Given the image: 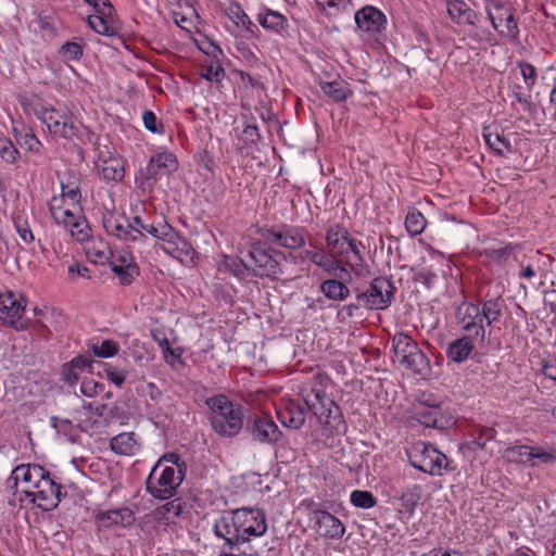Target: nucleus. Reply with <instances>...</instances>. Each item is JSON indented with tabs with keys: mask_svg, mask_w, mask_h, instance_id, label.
<instances>
[{
	"mask_svg": "<svg viewBox=\"0 0 556 556\" xmlns=\"http://www.w3.org/2000/svg\"><path fill=\"white\" fill-rule=\"evenodd\" d=\"M325 240L327 252L311 242V249L303 252L304 257L330 276L338 277L340 273L351 278L346 267L361 278L370 275L369 266L361 251L364 248L363 243L352 237L345 227L339 224L328 227Z\"/></svg>",
	"mask_w": 556,
	"mask_h": 556,
	"instance_id": "1",
	"label": "nucleus"
},
{
	"mask_svg": "<svg viewBox=\"0 0 556 556\" xmlns=\"http://www.w3.org/2000/svg\"><path fill=\"white\" fill-rule=\"evenodd\" d=\"M330 379L323 374L299 386L298 394L329 434L344 433L346 424L339 405L327 394Z\"/></svg>",
	"mask_w": 556,
	"mask_h": 556,
	"instance_id": "2",
	"label": "nucleus"
},
{
	"mask_svg": "<svg viewBox=\"0 0 556 556\" xmlns=\"http://www.w3.org/2000/svg\"><path fill=\"white\" fill-rule=\"evenodd\" d=\"M211 409V425L222 437L237 435L243 426L242 406L218 394L206 400Z\"/></svg>",
	"mask_w": 556,
	"mask_h": 556,
	"instance_id": "3",
	"label": "nucleus"
},
{
	"mask_svg": "<svg viewBox=\"0 0 556 556\" xmlns=\"http://www.w3.org/2000/svg\"><path fill=\"white\" fill-rule=\"evenodd\" d=\"M185 476L180 468L162 467V463H156L147 478L146 490L156 500H169L177 494Z\"/></svg>",
	"mask_w": 556,
	"mask_h": 556,
	"instance_id": "4",
	"label": "nucleus"
},
{
	"mask_svg": "<svg viewBox=\"0 0 556 556\" xmlns=\"http://www.w3.org/2000/svg\"><path fill=\"white\" fill-rule=\"evenodd\" d=\"M406 454L414 468L430 476H442L448 466L446 455L424 441L413 443Z\"/></svg>",
	"mask_w": 556,
	"mask_h": 556,
	"instance_id": "5",
	"label": "nucleus"
},
{
	"mask_svg": "<svg viewBox=\"0 0 556 556\" xmlns=\"http://www.w3.org/2000/svg\"><path fill=\"white\" fill-rule=\"evenodd\" d=\"M485 11L488 17L498 36L515 43L519 38L518 22L515 17V9L506 0H486Z\"/></svg>",
	"mask_w": 556,
	"mask_h": 556,
	"instance_id": "6",
	"label": "nucleus"
},
{
	"mask_svg": "<svg viewBox=\"0 0 556 556\" xmlns=\"http://www.w3.org/2000/svg\"><path fill=\"white\" fill-rule=\"evenodd\" d=\"M250 262L241 260L239 263L230 256L225 257V265L239 275L243 266L248 270H252L254 276L264 278H277L281 274L279 263L268 254L262 247L253 245L249 251Z\"/></svg>",
	"mask_w": 556,
	"mask_h": 556,
	"instance_id": "7",
	"label": "nucleus"
},
{
	"mask_svg": "<svg viewBox=\"0 0 556 556\" xmlns=\"http://www.w3.org/2000/svg\"><path fill=\"white\" fill-rule=\"evenodd\" d=\"M178 168V161L172 152H159L151 156L147 166L136 175L135 181L143 192H151L157 181Z\"/></svg>",
	"mask_w": 556,
	"mask_h": 556,
	"instance_id": "8",
	"label": "nucleus"
},
{
	"mask_svg": "<svg viewBox=\"0 0 556 556\" xmlns=\"http://www.w3.org/2000/svg\"><path fill=\"white\" fill-rule=\"evenodd\" d=\"M394 285L387 277H377L369 286L362 290L355 288V296L358 305L367 309L382 311L388 308L394 300Z\"/></svg>",
	"mask_w": 556,
	"mask_h": 556,
	"instance_id": "9",
	"label": "nucleus"
},
{
	"mask_svg": "<svg viewBox=\"0 0 556 556\" xmlns=\"http://www.w3.org/2000/svg\"><path fill=\"white\" fill-rule=\"evenodd\" d=\"M396 362L414 374H421L428 367V358L417 343L406 333H396L392 339Z\"/></svg>",
	"mask_w": 556,
	"mask_h": 556,
	"instance_id": "10",
	"label": "nucleus"
},
{
	"mask_svg": "<svg viewBox=\"0 0 556 556\" xmlns=\"http://www.w3.org/2000/svg\"><path fill=\"white\" fill-rule=\"evenodd\" d=\"M50 213L54 222L67 228L78 241L89 237V228L81 216L80 205H63L61 200H51Z\"/></svg>",
	"mask_w": 556,
	"mask_h": 556,
	"instance_id": "11",
	"label": "nucleus"
},
{
	"mask_svg": "<svg viewBox=\"0 0 556 556\" xmlns=\"http://www.w3.org/2000/svg\"><path fill=\"white\" fill-rule=\"evenodd\" d=\"M156 240L160 242V248L166 254L180 263L189 265L194 262L197 252L192 244L167 222L163 225L161 231H159Z\"/></svg>",
	"mask_w": 556,
	"mask_h": 556,
	"instance_id": "12",
	"label": "nucleus"
},
{
	"mask_svg": "<svg viewBox=\"0 0 556 556\" xmlns=\"http://www.w3.org/2000/svg\"><path fill=\"white\" fill-rule=\"evenodd\" d=\"M35 115L47 126L53 136L72 139L78 132V128L72 117L66 112L51 105H40L35 109Z\"/></svg>",
	"mask_w": 556,
	"mask_h": 556,
	"instance_id": "13",
	"label": "nucleus"
},
{
	"mask_svg": "<svg viewBox=\"0 0 556 556\" xmlns=\"http://www.w3.org/2000/svg\"><path fill=\"white\" fill-rule=\"evenodd\" d=\"M455 318L467 336L475 338L481 344L485 342V325L480 314V305L462 302L456 308Z\"/></svg>",
	"mask_w": 556,
	"mask_h": 556,
	"instance_id": "14",
	"label": "nucleus"
},
{
	"mask_svg": "<svg viewBox=\"0 0 556 556\" xmlns=\"http://www.w3.org/2000/svg\"><path fill=\"white\" fill-rule=\"evenodd\" d=\"M25 306L26 300L22 294L13 291L0 293V320L17 331L24 330L26 328Z\"/></svg>",
	"mask_w": 556,
	"mask_h": 556,
	"instance_id": "15",
	"label": "nucleus"
},
{
	"mask_svg": "<svg viewBox=\"0 0 556 556\" xmlns=\"http://www.w3.org/2000/svg\"><path fill=\"white\" fill-rule=\"evenodd\" d=\"M92 5L96 14L88 17L89 26L98 34L114 36L117 33L115 10L109 0H85Z\"/></svg>",
	"mask_w": 556,
	"mask_h": 556,
	"instance_id": "16",
	"label": "nucleus"
},
{
	"mask_svg": "<svg viewBox=\"0 0 556 556\" xmlns=\"http://www.w3.org/2000/svg\"><path fill=\"white\" fill-rule=\"evenodd\" d=\"M46 475V469L36 464H22L16 466L9 477L7 483L9 488H16L20 483L23 485L22 492L30 498L33 491H35L37 483Z\"/></svg>",
	"mask_w": 556,
	"mask_h": 556,
	"instance_id": "17",
	"label": "nucleus"
},
{
	"mask_svg": "<svg viewBox=\"0 0 556 556\" xmlns=\"http://www.w3.org/2000/svg\"><path fill=\"white\" fill-rule=\"evenodd\" d=\"M61 489L62 486L46 470V475H42V479L37 483L29 500L45 511L52 510L61 501Z\"/></svg>",
	"mask_w": 556,
	"mask_h": 556,
	"instance_id": "18",
	"label": "nucleus"
},
{
	"mask_svg": "<svg viewBox=\"0 0 556 556\" xmlns=\"http://www.w3.org/2000/svg\"><path fill=\"white\" fill-rule=\"evenodd\" d=\"M239 529L244 535L245 542L252 536H262L267 531L265 513L260 508L242 507L237 509Z\"/></svg>",
	"mask_w": 556,
	"mask_h": 556,
	"instance_id": "19",
	"label": "nucleus"
},
{
	"mask_svg": "<svg viewBox=\"0 0 556 556\" xmlns=\"http://www.w3.org/2000/svg\"><path fill=\"white\" fill-rule=\"evenodd\" d=\"M316 532L327 540H340L345 533L343 522L327 510L315 509L309 515Z\"/></svg>",
	"mask_w": 556,
	"mask_h": 556,
	"instance_id": "20",
	"label": "nucleus"
},
{
	"mask_svg": "<svg viewBox=\"0 0 556 556\" xmlns=\"http://www.w3.org/2000/svg\"><path fill=\"white\" fill-rule=\"evenodd\" d=\"M213 530L215 535L224 539L229 547H233L240 542H245L244 535H241V529H239L237 509L225 511L217 518Z\"/></svg>",
	"mask_w": 556,
	"mask_h": 556,
	"instance_id": "21",
	"label": "nucleus"
},
{
	"mask_svg": "<svg viewBox=\"0 0 556 556\" xmlns=\"http://www.w3.org/2000/svg\"><path fill=\"white\" fill-rule=\"evenodd\" d=\"M103 226L110 236L126 242H146V235L134 227L125 217L109 215L103 218Z\"/></svg>",
	"mask_w": 556,
	"mask_h": 556,
	"instance_id": "22",
	"label": "nucleus"
},
{
	"mask_svg": "<svg viewBox=\"0 0 556 556\" xmlns=\"http://www.w3.org/2000/svg\"><path fill=\"white\" fill-rule=\"evenodd\" d=\"M264 237L269 243L287 249H299L305 244L304 229L295 226L269 229Z\"/></svg>",
	"mask_w": 556,
	"mask_h": 556,
	"instance_id": "23",
	"label": "nucleus"
},
{
	"mask_svg": "<svg viewBox=\"0 0 556 556\" xmlns=\"http://www.w3.org/2000/svg\"><path fill=\"white\" fill-rule=\"evenodd\" d=\"M110 266L123 286L131 285L136 277L139 276V267L132 254L127 251L112 253Z\"/></svg>",
	"mask_w": 556,
	"mask_h": 556,
	"instance_id": "24",
	"label": "nucleus"
},
{
	"mask_svg": "<svg viewBox=\"0 0 556 556\" xmlns=\"http://www.w3.org/2000/svg\"><path fill=\"white\" fill-rule=\"evenodd\" d=\"M250 431L254 441L262 444H274L280 437L281 431L270 416H255L249 424Z\"/></svg>",
	"mask_w": 556,
	"mask_h": 556,
	"instance_id": "25",
	"label": "nucleus"
},
{
	"mask_svg": "<svg viewBox=\"0 0 556 556\" xmlns=\"http://www.w3.org/2000/svg\"><path fill=\"white\" fill-rule=\"evenodd\" d=\"M135 520L134 510L126 506L100 510L94 515V522L99 529L128 528Z\"/></svg>",
	"mask_w": 556,
	"mask_h": 556,
	"instance_id": "26",
	"label": "nucleus"
},
{
	"mask_svg": "<svg viewBox=\"0 0 556 556\" xmlns=\"http://www.w3.org/2000/svg\"><path fill=\"white\" fill-rule=\"evenodd\" d=\"M357 28L370 36L381 33L386 28V15L372 5H366L355 13Z\"/></svg>",
	"mask_w": 556,
	"mask_h": 556,
	"instance_id": "27",
	"label": "nucleus"
},
{
	"mask_svg": "<svg viewBox=\"0 0 556 556\" xmlns=\"http://www.w3.org/2000/svg\"><path fill=\"white\" fill-rule=\"evenodd\" d=\"M443 263V255L432 251L429 254V260L424 258L422 264L414 271V281L425 285L428 289L432 288L439 271L435 264Z\"/></svg>",
	"mask_w": 556,
	"mask_h": 556,
	"instance_id": "28",
	"label": "nucleus"
},
{
	"mask_svg": "<svg viewBox=\"0 0 556 556\" xmlns=\"http://www.w3.org/2000/svg\"><path fill=\"white\" fill-rule=\"evenodd\" d=\"M277 416L283 426L300 429L305 422L306 410L299 403L289 401L277 409Z\"/></svg>",
	"mask_w": 556,
	"mask_h": 556,
	"instance_id": "29",
	"label": "nucleus"
},
{
	"mask_svg": "<svg viewBox=\"0 0 556 556\" xmlns=\"http://www.w3.org/2000/svg\"><path fill=\"white\" fill-rule=\"evenodd\" d=\"M483 138L485 143L498 155L513 152L510 140L500 125L485 126Z\"/></svg>",
	"mask_w": 556,
	"mask_h": 556,
	"instance_id": "30",
	"label": "nucleus"
},
{
	"mask_svg": "<svg viewBox=\"0 0 556 556\" xmlns=\"http://www.w3.org/2000/svg\"><path fill=\"white\" fill-rule=\"evenodd\" d=\"M412 418L428 428L444 429L447 425L441 409H430L420 405H413Z\"/></svg>",
	"mask_w": 556,
	"mask_h": 556,
	"instance_id": "31",
	"label": "nucleus"
},
{
	"mask_svg": "<svg viewBox=\"0 0 556 556\" xmlns=\"http://www.w3.org/2000/svg\"><path fill=\"white\" fill-rule=\"evenodd\" d=\"M319 87L334 102H344L353 94L350 84L340 76L330 81L320 79Z\"/></svg>",
	"mask_w": 556,
	"mask_h": 556,
	"instance_id": "32",
	"label": "nucleus"
},
{
	"mask_svg": "<svg viewBox=\"0 0 556 556\" xmlns=\"http://www.w3.org/2000/svg\"><path fill=\"white\" fill-rule=\"evenodd\" d=\"M475 338L467 334L455 339L448 344L446 349L447 358L458 364L467 361L475 349Z\"/></svg>",
	"mask_w": 556,
	"mask_h": 556,
	"instance_id": "33",
	"label": "nucleus"
},
{
	"mask_svg": "<svg viewBox=\"0 0 556 556\" xmlns=\"http://www.w3.org/2000/svg\"><path fill=\"white\" fill-rule=\"evenodd\" d=\"M447 14L458 25H473L477 20L476 12L463 0H447Z\"/></svg>",
	"mask_w": 556,
	"mask_h": 556,
	"instance_id": "34",
	"label": "nucleus"
},
{
	"mask_svg": "<svg viewBox=\"0 0 556 556\" xmlns=\"http://www.w3.org/2000/svg\"><path fill=\"white\" fill-rule=\"evenodd\" d=\"M110 447L115 454L131 456L139 451L140 444L134 432H123L111 439Z\"/></svg>",
	"mask_w": 556,
	"mask_h": 556,
	"instance_id": "35",
	"label": "nucleus"
},
{
	"mask_svg": "<svg viewBox=\"0 0 556 556\" xmlns=\"http://www.w3.org/2000/svg\"><path fill=\"white\" fill-rule=\"evenodd\" d=\"M505 307L506 303L502 295L485 299L480 306V314L483 321H485V326L498 321Z\"/></svg>",
	"mask_w": 556,
	"mask_h": 556,
	"instance_id": "36",
	"label": "nucleus"
},
{
	"mask_svg": "<svg viewBox=\"0 0 556 556\" xmlns=\"http://www.w3.org/2000/svg\"><path fill=\"white\" fill-rule=\"evenodd\" d=\"M184 510V503L180 500L167 502L153 510V518L161 525L175 523Z\"/></svg>",
	"mask_w": 556,
	"mask_h": 556,
	"instance_id": "37",
	"label": "nucleus"
},
{
	"mask_svg": "<svg viewBox=\"0 0 556 556\" xmlns=\"http://www.w3.org/2000/svg\"><path fill=\"white\" fill-rule=\"evenodd\" d=\"M99 174L104 180L119 181L124 178V163L119 157H109L97 163Z\"/></svg>",
	"mask_w": 556,
	"mask_h": 556,
	"instance_id": "38",
	"label": "nucleus"
},
{
	"mask_svg": "<svg viewBox=\"0 0 556 556\" xmlns=\"http://www.w3.org/2000/svg\"><path fill=\"white\" fill-rule=\"evenodd\" d=\"M531 467L553 465L556 463V443L532 445Z\"/></svg>",
	"mask_w": 556,
	"mask_h": 556,
	"instance_id": "39",
	"label": "nucleus"
},
{
	"mask_svg": "<svg viewBox=\"0 0 556 556\" xmlns=\"http://www.w3.org/2000/svg\"><path fill=\"white\" fill-rule=\"evenodd\" d=\"M260 25L275 33H281L288 27L287 17L274 10L266 9L257 14Z\"/></svg>",
	"mask_w": 556,
	"mask_h": 556,
	"instance_id": "40",
	"label": "nucleus"
},
{
	"mask_svg": "<svg viewBox=\"0 0 556 556\" xmlns=\"http://www.w3.org/2000/svg\"><path fill=\"white\" fill-rule=\"evenodd\" d=\"M227 15L238 27L247 31L250 37L256 36L257 26L250 20L239 3L230 4L227 9Z\"/></svg>",
	"mask_w": 556,
	"mask_h": 556,
	"instance_id": "41",
	"label": "nucleus"
},
{
	"mask_svg": "<svg viewBox=\"0 0 556 556\" xmlns=\"http://www.w3.org/2000/svg\"><path fill=\"white\" fill-rule=\"evenodd\" d=\"M321 293L331 301H344L350 295L349 287L336 278L326 279L320 285Z\"/></svg>",
	"mask_w": 556,
	"mask_h": 556,
	"instance_id": "42",
	"label": "nucleus"
},
{
	"mask_svg": "<svg viewBox=\"0 0 556 556\" xmlns=\"http://www.w3.org/2000/svg\"><path fill=\"white\" fill-rule=\"evenodd\" d=\"M422 489L419 484L407 485L402 490L401 493V506L400 513H404L412 516L421 500Z\"/></svg>",
	"mask_w": 556,
	"mask_h": 556,
	"instance_id": "43",
	"label": "nucleus"
},
{
	"mask_svg": "<svg viewBox=\"0 0 556 556\" xmlns=\"http://www.w3.org/2000/svg\"><path fill=\"white\" fill-rule=\"evenodd\" d=\"M532 445L521 444L509 446L504 456L510 463L522 464L531 467Z\"/></svg>",
	"mask_w": 556,
	"mask_h": 556,
	"instance_id": "44",
	"label": "nucleus"
},
{
	"mask_svg": "<svg viewBox=\"0 0 556 556\" xmlns=\"http://www.w3.org/2000/svg\"><path fill=\"white\" fill-rule=\"evenodd\" d=\"M13 135L16 141L27 149L29 152L39 153L42 148V143L37 138L31 129H18L13 128Z\"/></svg>",
	"mask_w": 556,
	"mask_h": 556,
	"instance_id": "45",
	"label": "nucleus"
},
{
	"mask_svg": "<svg viewBox=\"0 0 556 556\" xmlns=\"http://www.w3.org/2000/svg\"><path fill=\"white\" fill-rule=\"evenodd\" d=\"M119 344L111 339L91 342L89 351L99 358H110L118 354Z\"/></svg>",
	"mask_w": 556,
	"mask_h": 556,
	"instance_id": "46",
	"label": "nucleus"
},
{
	"mask_svg": "<svg viewBox=\"0 0 556 556\" xmlns=\"http://www.w3.org/2000/svg\"><path fill=\"white\" fill-rule=\"evenodd\" d=\"M318 9L327 16H337L341 12L350 11V0H316Z\"/></svg>",
	"mask_w": 556,
	"mask_h": 556,
	"instance_id": "47",
	"label": "nucleus"
},
{
	"mask_svg": "<svg viewBox=\"0 0 556 556\" xmlns=\"http://www.w3.org/2000/svg\"><path fill=\"white\" fill-rule=\"evenodd\" d=\"M426 227V218L418 210H409L405 217V228L410 236L420 235Z\"/></svg>",
	"mask_w": 556,
	"mask_h": 556,
	"instance_id": "48",
	"label": "nucleus"
},
{
	"mask_svg": "<svg viewBox=\"0 0 556 556\" xmlns=\"http://www.w3.org/2000/svg\"><path fill=\"white\" fill-rule=\"evenodd\" d=\"M350 502L353 506L369 509L377 505V498L370 491L354 490L350 494Z\"/></svg>",
	"mask_w": 556,
	"mask_h": 556,
	"instance_id": "49",
	"label": "nucleus"
},
{
	"mask_svg": "<svg viewBox=\"0 0 556 556\" xmlns=\"http://www.w3.org/2000/svg\"><path fill=\"white\" fill-rule=\"evenodd\" d=\"M225 76V71L218 61H210L202 65L201 77L208 81H220Z\"/></svg>",
	"mask_w": 556,
	"mask_h": 556,
	"instance_id": "50",
	"label": "nucleus"
},
{
	"mask_svg": "<svg viewBox=\"0 0 556 556\" xmlns=\"http://www.w3.org/2000/svg\"><path fill=\"white\" fill-rule=\"evenodd\" d=\"M175 23L182 29L188 31L191 30L192 27L195 26V22L200 20V15L193 8H188L187 12H175L174 13Z\"/></svg>",
	"mask_w": 556,
	"mask_h": 556,
	"instance_id": "51",
	"label": "nucleus"
},
{
	"mask_svg": "<svg viewBox=\"0 0 556 556\" xmlns=\"http://www.w3.org/2000/svg\"><path fill=\"white\" fill-rule=\"evenodd\" d=\"M0 157L7 164H14L20 157L18 150L9 138L0 137Z\"/></svg>",
	"mask_w": 556,
	"mask_h": 556,
	"instance_id": "52",
	"label": "nucleus"
},
{
	"mask_svg": "<svg viewBox=\"0 0 556 556\" xmlns=\"http://www.w3.org/2000/svg\"><path fill=\"white\" fill-rule=\"evenodd\" d=\"M105 425V419H99L89 413L84 419L79 421L80 429L90 435L101 433Z\"/></svg>",
	"mask_w": 556,
	"mask_h": 556,
	"instance_id": "53",
	"label": "nucleus"
},
{
	"mask_svg": "<svg viewBox=\"0 0 556 556\" xmlns=\"http://www.w3.org/2000/svg\"><path fill=\"white\" fill-rule=\"evenodd\" d=\"M103 371L106 378L118 388L124 384L127 378V371L125 369H119L110 363L104 364Z\"/></svg>",
	"mask_w": 556,
	"mask_h": 556,
	"instance_id": "54",
	"label": "nucleus"
},
{
	"mask_svg": "<svg viewBox=\"0 0 556 556\" xmlns=\"http://www.w3.org/2000/svg\"><path fill=\"white\" fill-rule=\"evenodd\" d=\"M143 125L147 130L152 134H164L165 128L163 123L156 117V115L152 111H144L142 114Z\"/></svg>",
	"mask_w": 556,
	"mask_h": 556,
	"instance_id": "55",
	"label": "nucleus"
},
{
	"mask_svg": "<svg viewBox=\"0 0 556 556\" xmlns=\"http://www.w3.org/2000/svg\"><path fill=\"white\" fill-rule=\"evenodd\" d=\"M60 54L66 61H78L83 56V47L77 42L68 41L61 47Z\"/></svg>",
	"mask_w": 556,
	"mask_h": 556,
	"instance_id": "56",
	"label": "nucleus"
},
{
	"mask_svg": "<svg viewBox=\"0 0 556 556\" xmlns=\"http://www.w3.org/2000/svg\"><path fill=\"white\" fill-rule=\"evenodd\" d=\"M104 391V384L93 378H85L80 384V392L87 397H93Z\"/></svg>",
	"mask_w": 556,
	"mask_h": 556,
	"instance_id": "57",
	"label": "nucleus"
},
{
	"mask_svg": "<svg viewBox=\"0 0 556 556\" xmlns=\"http://www.w3.org/2000/svg\"><path fill=\"white\" fill-rule=\"evenodd\" d=\"M52 200H61L63 205H80V193L77 187L71 188L62 185V194L60 198L54 197Z\"/></svg>",
	"mask_w": 556,
	"mask_h": 556,
	"instance_id": "58",
	"label": "nucleus"
},
{
	"mask_svg": "<svg viewBox=\"0 0 556 556\" xmlns=\"http://www.w3.org/2000/svg\"><path fill=\"white\" fill-rule=\"evenodd\" d=\"M484 254L490 261L498 265H504L511 254V247L507 245L500 249H489L485 250Z\"/></svg>",
	"mask_w": 556,
	"mask_h": 556,
	"instance_id": "59",
	"label": "nucleus"
},
{
	"mask_svg": "<svg viewBox=\"0 0 556 556\" xmlns=\"http://www.w3.org/2000/svg\"><path fill=\"white\" fill-rule=\"evenodd\" d=\"M14 226H15L16 232L18 233V236L25 243L29 244V243L34 242L35 237H34L30 226L26 219H24L22 217H16L14 219Z\"/></svg>",
	"mask_w": 556,
	"mask_h": 556,
	"instance_id": "60",
	"label": "nucleus"
},
{
	"mask_svg": "<svg viewBox=\"0 0 556 556\" xmlns=\"http://www.w3.org/2000/svg\"><path fill=\"white\" fill-rule=\"evenodd\" d=\"M520 74L525 80L526 88L531 91L536 81V70L535 67L527 62L519 63Z\"/></svg>",
	"mask_w": 556,
	"mask_h": 556,
	"instance_id": "61",
	"label": "nucleus"
},
{
	"mask_svg": "<svg viewBox=\"0 0 556 556\" xmlns=\"http://www.w3.org/2000/svg\"><path fill=\"white\" fill-rule=\"evenodd\" d=\"M413 405H420L430 409H441L442 400L431 392H421Z\"/></svg>",
	"mask_w": 556,
	"mask_h": 556,
	"instance_id": "62",
	"label": "nucleus"
},
{
	"mask_svg": "<svg viewBox=\"0 0 556 556\" xmlns=\"http://www.w3.org/2000/svg\"><path fill=\"white\" fill-rule=\"evenodd\" d=\"M156 463H162V467H177L180 468L184 475H186V463L177 453H165L159 458Z\"/></svg>",
	"mask_w": 556,
	"mask_h": 556,
	"instance_id": "63",
	"label": "nucleus"
},
{
	"mask_svg": "<svg viewBox=\"0 0 556 556\" xmlns=\"http://www.w3.org/2000/svg\"><path fill=\"white\" fill-rule=\"evenodd\" d=\"M541 372L556 382V353L542 362Z\"/></svg>",
	"mask_w": 556,
	"mask_h": 556,
	"instance_id": "64",
	"label": "nucleus"
}]
</instances>
